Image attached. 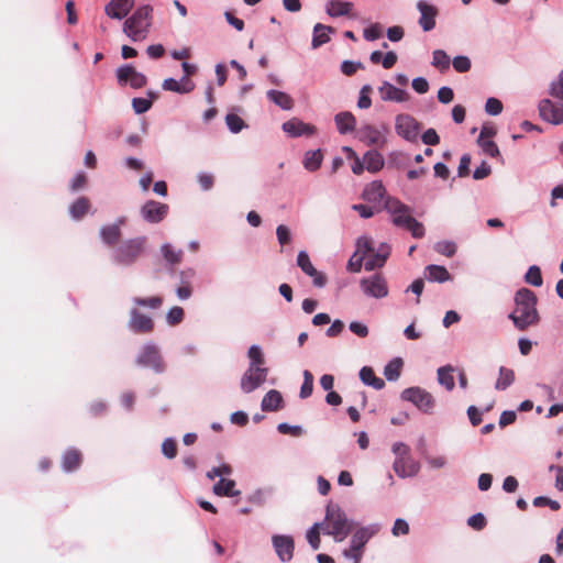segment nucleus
<instances>
[{"label":"nucleus","instance_id":"obj_38","mask_svg":"<svg viewBox=\"0 0 563 563\" xmlns=\"http://www.w3.org/2000/svg\"><path fill=\"white\" fill-rule=\"evenodd\" d=\"M267 97L271 101H273L284 110H290L294 106V101L290 98V96L283 91L269 90L267 92Z\"/></svg>","mask_w":563,"mask_h":563},{"label":"nucleus","instance_id":"obj_9","mask_svg":"<svg viewBox=\"0 0 563 563\" xmlns=\"http://www.w3.org/2000/svg\"><path fill=\"white\" fill-rule=\"evenodd\" d=\"M401 397L426 412L430 411L434 406V399L431 394L420 387H410L405 389Z\"/></svg>","mask_w":563,"mask_h":563},{"label":"nucleus","instance_id":"obj_63","mask_svg":"<svg viewBox=\"0 0 563 563\" xmlns=\"http://www.w3.org/2000/svg\"><path fill=\"white\" fill-rule=\"evenodd\" d=\"M454 70H470L471 59L467 56H456L452 59Z\"/></svg>","mask_w":563,"mask_h":563},{"label":"nucleus","instance_id":"obj_26","mask_svg":"<svg viewBox=\"0 0 563 563\" xmlns=\"http://www.w3.org/2000/svg\"><path fill=\"white\" fill-rule=\"evenodd\" d=\"M386 189L380 181H372L363 190L362 197L368 202H379L384 199Z\"/></svg>","mask_w":563,"mask_h":563},{"label":"nucleus","instance_id":"obj_47","mask_svg":"<svg viewBox=\"0 0 563 563\" xmlns=\"http://www.w3.org/2000/svg\"><path fill=\"white\" fill-rule=\"evenodd\" d=\"M133 302L139 307H148L151 309H158L163 303V299L159 296H153V297H148V298L135 297V298H133Z\"/></svg>","mask_w":563,"mask_h":563},{"label":"nucleus","instance_id":"obj_34","mask_svg":"<svg viewBox=\"0 0 563 563\" xmlns=\"http://www.w3.org/2000/svg\"><path fill=\"white\" fill-rule=\"evenodd\" d=\"M369 59L374 65H382L385 69H389L396 64L397 55L394 52L383 54L380 51H374Z\"/></svg>","mask_w":563,"mask_h":563},{"label":"nucleus","instance_id":"obj_40","mask_svg":"<svg viewBox=\"0 0 563 563\" xmlns=\"http://www.w3.org/2000/svg\"><path fill=\"white\" fill-rule=\"evenodd\" d=\"M322 159L323 155L320 150L309 151L305 154L303 166L310 172H316L320 168Z\"/></svg>","mask_w":563,"mask_h":563},{"label":"nucleus","instance_id":"obj_44","mask_svg":"<svg viewBox=\"0 0 563 563\" xmlns=\"http://www.w3.org/2000/svg\"><path fill=\"white\" fill-rule=\"evenodd\" d=\"M402 361L395 358L390 361L384 368V375L388 380H396L400 376Z\"/></svg>","mask_w":563,"mask_h":563},{"label":"nucleus","instance_id":"obj_39","mask_svg":"<svg viewBox=\"0 0 563 563\" xmlns=\"http://www.w3.org/2000/svg\"><path fill=\"white\" fill-rule=\"evenodd\" d=\"M426 271L428 272V279L431 282L444 283L451 278L450 273L444 266L429 265Z\"/></svg>","mask_w":563,"mask_h":563},{"label":"nucleus","instance_id":"obj_46","mask_svg":"<svg viewBox=\"0 0 563 563\" xmlns=\"http://www.w3.org/2000/svg\"><path fill=\"white\" fill-rule=\"evenodd\" d=\"M321 523H314L307 532V541L311 545L313 550H318L320 548V529Z\"/></svg>","mask_w":563,"mask_h":563},{"label":"nucleus","instance_id":"obj_17","mask_svg":"<svg viewBox=\"0 0 563 563\" xmlns=\"http://www.w3.org/2000/svg\"><path fill=\"white\" fill-rule=\"evenodd\" d=\"M417 9L420 12L419 25L424 32H429L435 26V16L438 10L434 5L427 3L423 0L418 1Z\"/></svg>","mask_w":563,"mask_h":563},{"label":"nucleus","instance_id":"obj_61","mask_svg":"<svg viewBox=\"0 0 563 563\" xmlns=\"http://www.w3.org/2000/svg\"><path fill=\"white\" fill-rule=\"evenodd\" d=\"M277 430L282 434H290L294 437H300L302 434V428L299 426H290L288 423H279Z\"/></svg>","mask_w":563,"mask_h":563},{"label":"nucleus","instance_id":"obj_59","mask_svg":"<svg viewBox=\"0 0 563 563\" xmlns=\"http://www.w3.org/2000/svg\"><path fill=\"white\" fill-rule=\"evenodd\" d=\"M363 36L366 41H375L382 36V27L375 23L364 29Z\"/></svg>","mask_w":563,"mask_h":563},{"label":"nucleus","instance_id":"obj_57","mask_svg":"<svg viewBox=\"0 0 563 563\" xmlns=\"http://www.w3.org/2000/svg\"><path fill=\"white\" fill-rule=\"evenodd\" d=\"M132 107L135 113L142 114L151 109L152 101L145 98H134L132 100Z\"/></svg>","mask_w":563,"mask_h":563},{"label":"nucleus","instance_id":"obj_41","mask_svg":"<svg viewBox=\"0 0 563 563\" xmlns=\"http://www.w3.org/2000/svg\"><path fill=\"white\" fill-rule=\"evenodd\" d=\"M515 382V372L511 368L501 366L499 377L495 384L497 390H505Z\"/></svg>","mask_w":563,"mask_h":563},{"label":"nucleus","instance_id":"obj_64","mask_svg":"<svg viewBox=\"0 0 563 563\" xmlns=\"http://www.w3.org/2000/svg\"><path fill=\"white\" fill-rule=\"evenodd\" d=\"M550 95L563 101V73H561L559 80L551 85Z\"/></svg>","mask_w":563,"mask_h":563},{"label":"nucleus","instance_id":"obj_37","mask_svg":"<svg viewBox=\"0 0 563 563\" xmlns=\"http://www.w3.org/2000/svg\"><path fill=\"white\" fill-rule=\"evenodd\" d=\"M235 482L233 479L221 478L213 486V493L218 496L234 497L240 494V490H235Z\"/></svg>","mask_w":563,"mask_h":563},{"label":"nucleus","instance_id":"obj_43","mask_svg":"<svg viewBox=\"0 0 563 563\" xmlns=\"http://www.w3.org/2000/svg\"><path fill=\"white\" fill-rule=\"evenodd\" d=\"M453 368L451 366L440 367L438 369V379L448 390L454 388V377L452 375Z\"/></svg>","mask_w":563,"mask_h":563},{"label":"nucleus","instance_id":"obj_48","mask_svg":"<svg viewBox=\"0 0 563 563\" xmlns=\"http://www.w3.org/2000/svg\"><path fill=\"white\" fill-rule=\"evenodd\" d=\"M525 280L532 286H541L543 280L540 267L536 265L530 266L528 272L526 273Z\"/></svg>","mask_w":563,"mask_h":563},{"label":"nucleus","instance_id":"obj_58","mask_svg":"<svg viewBox=\"0 0 563 563\" xmlns=\"http://www.w3.org/2000/svg\"><path fill=\"white\" fill-rule=\"evenodd\" d=\"M485 111L490 115H498L503 111V103L496 98H488L485 104Z\"/></svg>","mask_w":563,"mask_h":563},{"label":"nucleus","instance_id":"obj_51","mask_svg":"<svg viewBox=\"0 0 563 563\" xmlns=\"http://www.w3.org/2000/svg\"><path fill=\"white\" fill-rule=\"evenodd\" d=\"M313 389V376L309 371L303 372V383L300 388V397L308 398L312 394Z\"/></svg>","mask_w":563,"mask_h":563},{"label":"nucleus","instance_id":"obj_8","mask_svg":"<svg viewBox=\"0 0 563 563\" xmlns=\"http://www.w3.org/2000/svg\"><path fill=\"white\" fill-rule=\"evenodd\" d=\"M268 368L261 366H250L241 378V388L249 394L260 387L267 377Z\"/></svg>","mask_w":563,"mask_h":563},{"label":"nucleus","instance_id":"obj_7","mask_svg":"<svg viewBox=\"0 0 563 563\" xmlns=\"http://www.w3.org/2000/svg\"><path fill=\"white\" fill-rule=\"evenodd\" d=\"M372 533L366 528L357 530L351 540V547L343 551L346 559H352L354 563H361L365 544L371 539Z\"/></svg>","mask_w":563,"mask_h":563},{"label":"nucleus","instance_id":"obj_19","mask_svg":"<svg viewBox=\"0 0 563 563\" xmlns=\"http://www.w3.org/2000/svg\"><path fill=\"white\" fill-rule=\"evenodd\" d=\"M393 468L399 477L405 478L415 476L419 472L420 465L410 455H408L395 459Z\"/></svg>","mask_w":563,"mask_h":563},{"label":"nucleus","instance_id":"obj_52","mask_svg":"<svg viewBox=\"0 0 563 563\" xmlns=\"http://www.w3.org/2000/svg\"><path fill=\"white\" fill-rule=\"evenodd\" d=\"M225 122L233 133H239L244 128V121L235 113L227 114Z\"/></svg>","mask_w":563,"mask_h":563},{"label":"nucleus","instance_id":"obj_36","mask_svg":"<svg viewBox=\"0 0 563 563\" xmlns=\"http://www.w3.org/2000/svg\"><path fill=\"white\" fill-rule=\"evenodd\" d=\"M360 378L364 384L372 386L377 390L382 389L385 386V382L382 378L377 377L373 368L368 366L362 367V369L360 371Z\"/></svg>","mask_w":563,"mask_h":563},{"label":"nucleus","instance_id":"obj_13","mask_svg":"<svg viewBox=\"0 0 563 563\" xmlns=\"http://www.w3.org/2000/svg\"><path fill=\"white\" fill-rule=\"evenodd\" d=\"M168 212V206L155 200H148L141 209L144 220L151 223L161 222Z\"/></svg>","mask_w":563,"mask_h":563},{"label":"nucleus","instance_id":"obj_24","mask_svg":"<svg viewBox=\"0 0 563 563\" xmlns=\"http://www.w3.org/2000/svg\"><path fill=\"white\" fill-rule=\"evenodd\" d=\"M378 91H379L382 100H384V101L402 102L408 99V93L405 90L399 89L388 82H384L379 87Z\"/></svg>","mask_w":563,"mask_h":563},{"label":"nucleus","instance_id":"obj_45","mask_svg":"<svg viewBox=\"0 0 563 563\" xmlns=\"http://www.w3.org/2000/svg\"><path fill=\"white\" fill-rule=\"evenodd\" d=\"M162 253L164 258L170 264H178L183 258V251L175 250L170 244H164L162 246Z\"/></svg>","mask_w":563,"mask_h":563},{"label":"nucleus","instance_id":"obj_27","mask_svg":"<svg viewBox=\"0 0 563 563\" xmlns=\"http://www.w3.org/2000/svg\"><path fill=\"white\" fill-rule=\"evenodd\" d=\"M353 9V3L342 0H330L325 4L327 13L332 18L347 15Z\"/></svg>","mask_w":563,"mask_h":563},{"label":"nucleus","instance_id":"obj_18","mask_svg":"<svg viewBox=\"0 0 563 563\" xmlns=\"http://www.w3.org/2000/svg\"><path fill=\"white\" fill-rule=\"evenodd\" d=\"M283 131L291 137H298L301 135H312L316 133V126L305 123L297 118H292L283 123Z\"/></svg>","mask_w":563,"mask_h":563},{"label":"nucleus","instance_id":"obj_23","mask_svg":"<svg viewBox=\"0 0 563 563\" xmlns=\"http://www.w3.org/2000/svg\"><path fill=\"white\" fill-rule=\"evenodd\" d=\"M357 134L360 141L368 146L383 145L386 141L382 132L377 128L369 124L362 126Z\"/></svg>","mask_w":563,"mask_h":563},{"label":"nucleus","instance_id":"obj_3","mask_svg":"<svg viewBox=\"0 0 563 563\" xmlns=\"http://www.w3.org/2000/svg\"><path fill=\"white\" fill-rule=\"evenodd\" d=\"M352 531V523L344 511L335 504L327 506L323 532L332 536L336 542L343 541Z\"/></svg>","mask_w":563,"mask_h":563},{"label":"nucleus","instance_id":"obj_56","mask_svg":"<svg viewBox=\"0 0 563 563\" xmlns=\"http://www.w3.org/2000/svg\"><path fill=\"white\" fill-rule=\"evenodd\" d=\"M467 525L474 530L481 531L486 527L487 521L485 516L478 512L468 518Z\"/></svg>","mask_w":563,"mask_h":563},{"label":"nucleus","instance_id":"obj_50","mask_svg":"<svg viewBox=\"0 0 563 563\" xmlns=\"http://www.w3.org/2000/svg\"><path fill=\"white\" fill-rule=\"evenodd\" d=\"M372 252H374L373 241L366 236L360 238L357 240V250L355 254L363 256L364 260Z\"/></svg>","mask_w":563,"mask_h":563},{"label":"nucleus","instance_id":"obj_12","mask_svg":"<svg viewBox=\"0 0 563 563\" xmlns=\"http://www.w3.org/2000/svg\"><path fill=\"white\" fill-rule=\"evenodd\" d=\"M539 115L542 120L552 124L563 123V106L551 101L550 99H543L538 106Z\"/></svg>","mask_w":563,"mask_h":563},{"label":"nucleus","instance_id":"obj_29","mask_svg":"<svg viewBox=\"0 0 563 563\" xmlns=\"http://www.w3.org/2000/svg\"><path fill=\"white\" fill-rule=\"evenodd\" d=\"M118 82L137 89L145 86L146 78L142 73H118Z\"/></svg>","mask_w":563,"mask_h":563},{"label":"nucleus","instance_id":"obj_33","mask_svg":"<svg viewBox=\"0 0 563 563\" xmlns=\"http://www.w3.org/2000/svg\"><path fill=\"white\" fill-rule=\"evenodd\" d=\"M366 169L369 173H377L384 167V157L377 151H367L363 157Z\"/></svg>","mask_w":563,"mask_h":563},{"label":"nucleus","instance_id":"obj_4","mask_svg":"<svg viewBox=\"0 0 563 563\" xmlns=\"http://www.w3.org/2000/svg\"><path fill=\"white\" fill-rule=\"evenodd\" d=\"M152 7L144 4L139 7L133 14L125 20L123 24V32L133 42L143 41L146 38L151 27Z\"/></svg>","mask_w":563,"mask_h":563},{"label":"nucleus","instance_id":"obj_20","mask_svg":"<svg viewBox=\"0 0 563 563\" xmlns=\"http://www.w3.org/2000/svg\"><path fill=\"white\" fill-rule=\"evenodd\" d=\"M192 73H184L179 80L174 78L165 79L163 82V88L168 91L178 92V93H188L194 90L195 84L190 78Z\"/></svg>","mask_w":563,"mask_h":563},{"label":"nucleus","instance_id":"obj_14","mask_svg":"<svg viewBox=\"0 0 563 563\" xmlns=\"http://www.w3.org/2000/svg\"><path fill=\"white\" fill-rule=\"evenodd\" d=\"M272 542L282 562H289L294 556L295 543L290 536H273Z\"/></svg>","mask_w":563,"mask_h":563},{"label":"nucleus","instance_id":"obj_1","mask_svg":"<svg viewBox=\"0 0 563 563\" xmlns=\"http://www.w3.org/2000/svg\"><path fill=\"white\" fill-rule=\"evenodd\" d=\"M537 301L536 294L528 288H521L516 292V307L509 314V319L518 330L525 331L529 327L538 324L540 318L536 307Z\"/></svg>","mask_w":563,"mask_h":563},{"label":"nucleus","instance_id":"obj_11","mask_svg":"<svg viewBox=\"0 0 563 563\" xmlns=\"http://www.w3.org/2000/svg\"><path fill=\"white\" fill-rule=\"evenodd\" d=\"M363 292L373 298H384L388 295V287L385 278L375 274L368 278H363L360 283Z\"/></svg>","mask_w":563,"mask_h":563},{"label":"nucleus","instance_id":"obj_42","mask_svg":"<svg viewBox=\"0 0 563 563\" xmlns=\"http://www.w3.org/2000/svg\"><path fill=\"white\" fill-rule=\"evenodd\" d=\"M451 64L450 56L442 49H435L432 54L431 65L442 70L449 69Z\"/></svg>","mask_w":563,"mask_h":563},{"label":"nucleus","instance_id":"obj_6","mask_svg":"<svg viewBox=\"0 0 563 563\" xmlns=\"http://www.w3.org/2000/svg\"><path fill=\"white\" fill-rule=\"evenodd\" d=\"M136 364L143 367H151L156 373H162L165 369L159 350L154 344H146L141 349L136 357Z\"/></svg>","mask_w":563,"mask_h":563},{"label":"nucleus","instance_id":"obj_49","mask_svg":"<svg viewBox=\"0 0 563 563\" xmlns=\"http://www.w3.org/2000/svg\"><path fill=\"white\" fill-rule=\"evenodd\" d=\"M250 360H251V364L250 366H261V367H264V363H265V357H264V354L262 352V349L257 345H252L250 349H249V353H247Z\"/></svg>","mask_w":563,"mask_h":563},{"label":"nucleus","instance_id":"obj_53","mask_svg":"<svg viewBox=\"0 0 563 563\" xmlns=\"http://www.w3.org/2000/svg\"><path fill=\"white\" fill-rule=\"evenodd\" d=\"M166 319H167L168 324H170V325H176V324L180 323L184 319L183 308H180L178 306L173 307L167 312Z\"/></svg>","mask_w":563,"mask_h":563},{"label":"nucleus","instance_id":"obj_5","mask_svg":"<svg viewBox=\"0 0 563 563\" xmlns=\"http://www.w3.org/2000/svg\"><path fill=\"white\" fill-rule=\"evenodd\" d=\"M146 239L139 236L120 243L113 252V260L119 265L133 264L144 252Z\"/></svg>","mask_w":563,"mask_h":563},{"label":"nucleus","instance_id":"obj_22","mask_svg":"<svg viewBox=\"0 0 563 563\" xmlns=\"http://www.w3.org/2000/svg\"><path fill=\"white\" fill-rule=\"evenodd\" d=\"M390 254V247L386 243H382L378 249L372 253H369L368 258L364 263V267L366 271H373L375 268H379L384 266L386 260Z\"/></svg>","mask_w":563,"mask_h":563},{"label":"nucleus","instance_id":"obj_21","mask_svg":"<svg viewBox=\"0 0 563 563\" xmlns=\"http://www.w3.org/2000/svg\"><path fill=\"white\" fill-rule=\"evenodd\" d=\"M134 5V0H111L104 8L106 14L111 19L122 20Z\"/></svg>","mask_w":563,"mask_h":563},{"label":"nucleus","instance_id":"obj_32","mask_svg":"<svg viewBox=\"0 0 563 563\" xmlns=\"http://www.w3.org/2000/svg\"><path fill=\"white\" fill-rule=\"evenodd\" d=\"M91 203L87 197H79L69 206V213L73 219H82L90 210Z\"/></svg>","mask_w":563,"mask_h":563},{"label":"nucleus","instance_id":"obj_30","mask_svg":"<svg viewBox=\"0 0 563 563\" xmlns=\"http://www.w3.org/2000/svg\"><path fill=\"white\" fill-rule=\"evenodd\" d=\"M334 32L331 26L317 23L313 27V35L311 45L313 48H317L330 41V34Z\"/></svg>","mask_w":563,"mask_h":563},{"label":"nucleus","instance_id":"obj_16","mask_svg":"<svg viewBox=\"0 0 563 563\" xmlns=\"http://www.w3.org/2000/svg\"><path fill=\"white\" fill-rule=\"evenodd\" d=\"M129 328L135 333L147 334L154 330V321L137 309H132L130 311Z\"/></svg>","mask_w":563,"mask_h":563},{"label":"nucleus","instance_id":"obj_62","mask_svg":"<svg viewBox=\"0 0 563 563\" xmlns=\"http://www.w3.org/2000/svg\"><path fill=\"white\" fill-rule=\"evenodd\" d=\"M434 250L445 256H452L455 253V244L446 241L438 242Z\"/></svg>","mask_w":563,"mask_h":563},{"label":"nucleus","instance_id":"obj_31","mask_svg":"<svg viewBox=\"0 0 563 563\" xmlns=\"http://www.w3.org/2000/svg\"><path fill=\"white\" fill-rule=\"evenodd\" d=\"M338 131L341 134H346L355 129V118L351 112H340L334 118Z\"/></svg>","mask_w":563,"mask_h":563},{"label":"nucleus","instance_id":"obj_25","mask_svg":"<svg viewBox=\"0 0 563 563\" xmlns=\"http://www.w3.org/2000/svg\"><path fill=\"white\" fill-rule=\"evenodd\" d=\"M82 463V453L76 449H68L62 457V467L65 472H74L80 467Z\"/></svg>","mask_w":563,"mask_h":563},{"label":"nucleus","instance_id":"obj_15","mask_svg":"<svg viewBox=\"0 0 563 563\" xmlns=\"http://www.w3.org/2000/svg\"><path fill=\"white\" fill-rule=\"evenodd\" d=\"M297 265L305 274L312 277L314 286L323 287L327 284V277L313 267L307 252L300 251L298 253Z\"/></svg>","mask_w":563,"mask_h":563},{"label":"nucleus","instance_id":"obj_55","mask_svg":"<svg viewBox=\"0 0 563 563\" xmlns=\"http://www.w3.org/2000/svg\"><path fill=\"white\" fill-rule=\"evenodd\" d=\"M478 145L482 147L485 154L497 157L499 156V148L497 144L492 140L477 141Z\"/></svg>","mask_w":563,"mask_h":563},{"label":"nucleus","instance_id":"obj_35","mask_svg":"<svg viewBox=\"0 0 563 563\" xmlns=\"http://www.w3.org/2000/svg\"><path fill=\"white\" fill-rule=\"evenodd\" d=\"M100 236L107 245H114L121 238L120 224H109L102 227L100 229Z\"/></svg>","mask_w":563,"mask_h":563},{"label":"nucleus","instance_id":"obj_28","mask_svg":"<svg viewBox=\"0 0 563 563\" xmlns=\"http://www.w3.org/2000/svg\"><path fill=\"white\" fill-rule=\"evenodd\" d=\"M283 396L276 390H269L262 399V410L263 411H277L283 407Z\"/></svg>","mask_w":563,"mask_h":563},{"label":"nucleus","instance_id":"obj_2","mask_svg":"<svg viewBox=\"0 0 563 563\" xmlns=\"http://www.w3.org/2000/svg\"><path fill=\"white\" fill-rule=\"evenodd\" d=\"M385 209L391 214L393 224L408 230L415 239L424 236V227L411 216V208L397 198L388 197Z\"/></svg>","mask_w":563,"mask_h":563},{"label":"nucleus","instance_id":"obj_54","mask_svg":"<svg viewBox=\"0 0 563 563\" xmlns=\"http://www.w3.org/2000/svg\"><path fill=\"white\" fill-rule=\"evenodd\" d=\"M162 452L167 459H174L177 455L176 441L170 438L165 439L162 443Z\"/></svg>","mask_w":563,"mask_h":563},{"label":"nucleus","instance_id":"obj_10","mask_svg":"<svg viewBox=\"0 0 563 563\" xmlns=\"http://www.w3.org/2000/svg\"><path fill=\"white\" fill-rule=\"evenodd\" d=\"M395 129L399 136L407 141L413 142L419 135L420 125L411 115L399 114L396 117Z\"/></svg>","mask_w":563,"mask_h":563},{"label":"nucleus","instance_id":"obj_60","mask_svg":"<svg viewBox=\"0 0 563 563\" xmlns=\"http://www.w3.org/2000/svg\"><path fill=\"white\" fill-rule=\"evenodd\" d=\"M277 240L280 245L289 244L291 241V233L288 227L280 224L276 229Z\"/></svg>","mask_w":563,"mask_h":563}]
</instances>
